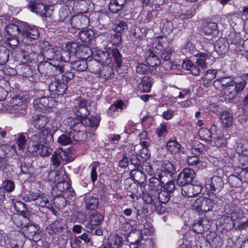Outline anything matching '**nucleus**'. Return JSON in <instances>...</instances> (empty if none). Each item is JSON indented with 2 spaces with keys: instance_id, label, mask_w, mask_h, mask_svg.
<instances>
[{
  "instance_id": "obj_49",
  "label": "nucleus",
  "mask_w": 248,
  "mask_h": 248,
  "mask_svg": "<svg viewBox=\"0 0 248 248\" xmlns=\"http://www.w3.org/2000/svg\"><path fill=\"white\" fill-rule=\"evenodd\" d=\"M66 224L63 219L56 220L50 226V230L53 233L62 232L65 228Z\"/></svg>"
},
{
  "instance_id": "obj_20",
  "label": "nucleus",
  "mask_w": 248,
  "mask_h": 248,
  "mask_svg": "<svg viewBox=\"0 0 248 248\" xmlns=\"http://www.w3.org/2000/svg\"><path fill=\"white\" fill-rule=\"evenodd\" d=\"M67 155L66 152H64L61 148L58 149L55 151L51 157L52 165L56 168L60 166L62 160H66Z\"/></svg>"
},
{
  "instance_id": "obj_33",
  "label": "nucleus",
  "mask_w": 248,
  "mask_h": 248,
  "mask_svg": "<svg viewBox=\"0 0 248 248\" xmlns=\"http://www.w3.org/2000/svg\"><path fill=\"white\" fill-rule=\"evenodd\" d=\"M97 74L103 79L111 78L113 76V69L109 65H104L100 68Z\"/></svg>"
},
{
  "instance_id": "obj_28",
  "label": "nucleus",
  "mask_w": 248,
  "mask_h": 248,
  "mask_svg": "<svg viewBox=\"0 0 248 248\" xmlns=\"http://www.w3.org/2000/svg\"><path fill=\"white\" fill-rule=\"evenodd\" d=\"M123 243V237L118 234H112L108 236V245L110 248H120Z\"/></svg>"
},
{
  "instance_id": "obj_55",
  "label": "nucleus",
  "mask_w": 248,
  "mask_h": 248,
  "mask_svg": "<svg viewBox=\"0 0 248 248\" xmlns=\"http://www.w3.org/2000/svg\"><path fill=\"white\" fill-rule=\"evenodd\" d=\"M197 57L196 59V64L202 69H204L206 67V61L208 58L209 56L205 53H199L196 55Z\"/></svg>"
},
{
  "instance_id": "obj_16",
  "label": "nucleus",
  "mask_w": 248,
  "mask_h": 248,
  "mask_svg": "<svg viewBox=\"0 0 248 248\" xmlns=\"http://www.w3.org/2000/svg\"><path fill=\"white\" fill-rule=\"evenodd\" d=\"M206 187L211 192H219L223 188L224 182L221 177L213 176L206 184Z\"/></svg>"
},
{
  "instance_id": "obj_30",
  "label": "nucleus",
  "mask_w": 248,
  "mask_h": 248,
  "mask_svg": "<svg viewBox=\"0 0 248 248\" xmlns=\"http://www.w3.org/2000/svg\"><path fill=\"white\" fill-rule=\"evenodd\" d=\"M95 35L94 31L92 30L84 29L78 32V36L82 42L89 43Z\"/></svg>"
},
{
  "instance_id": "obj_2",
  "label": "nucleus",
  "mask_w": 248,
  "mask_h": 248,
  "mask_svg": "<svg viewBox=\"0 0 248 248\" xmlns=\"http://www.w3.org/2000/svg\"><path fill=\"white\" fill-rule=\"evenodd\" d=\"M38 70L42 75L51 76L62 74L64 68L59 65L45 61L39 63Z\"/></svg>"
},
{
  "instance_id": "obj_3",
  "label": "nucleus",
  "mask_w": 248,
  "mask_h": 248,
  "mask_svg": "<svg viewBox=\"0 0 248 248\" xmlns=\"http://www.w3.org/2000/svg\"><path fill=\"white\" fill-rule=\"evenodd\" d=\"M28 103L26 98L22 96L18 95L13 97L10 101V110L16 115L23 116L27 112Z\"/></svg>"
},
{
  "instance_id": "obj_5",
  "label": "nucleus",
  "mask_w": 248,
  "mask_h": 248,
  "mask_svg": "<svg viewBox=\"0 0 248 248\" xmlns=\"http://www.w3.org/2000/svg\"><path fill=\"white\" fill-rule=\"evenodd\" d=\"M27 218L19 215H14L13 217L14 222L17 226L24 227V231L30 239H33L38 231V226L32 224H25L23 222L24 219Z\"/></svg>"
},
{
  "instance_id": "obj_37",
  "label": "nucleus",
  "mask_w": 248,
  "mask_h": 248,
  "mask_svg": "<svg viewBox=\"0 0 248 248\" xmlns=\"http://www.w3.org/2000/svg\"><path fill=\"white\" fill-rule=\"evenodd\" d=\"M182 66L184 68L190 71L192 74L198 76L200 74L201 67L197 64L195 65L190 60H186L183 62Z\"/></svg>"
},
{
  "instance_id": "obj_25",
  "label": "nucleus",
  "mask_w": 248,
  "mask_h": 248,
  "mask_svg": "<svg viewBox=\"0 0 248 248\" xmlns=\"http://www.w3.org/2000/svg\"><path fill=\"white\" fill-rule=\"evenodd\" d=\"M69 131L72 139L75 141H82L87 138V134L85 132V126L84 125L83 128L78 127V128H76Z\"/></svg>"
},
{
  "instance_id": "obj_11",
  "label": "nucleus",
  "mask_w": 248,
  "mask_h": 248,
  "mask_svg": "<svg viewBox=\"0 0 248 248\" xmlns=\"http://www.w3.org/2000/svg\"><path fill=\"white\" fill-rule=\"evenodd\" d=\"M104 219V216L99 213L94 212L90 215L88 221L85 225L86 231L90 233H93L94 229L99 227Z\"/></svg>"
},
{
  "instance_id": "obj_9",
  "label": "nucleus",
  "mask_w": 248,
  "mask_h": 248,
  "mask_svg": "<svg viewBox=\"0 0 248 248\" xmlns=\"http://www.w3.org/2000/svg\"><path fill=\"white\" fill-rule=\"evenodd\" d=\"M224 212L230 216L234 221L241 220L244 217V213L240 207L232 202L224 205Z\"/></svg>"
},
{
  "instance_id": "obj_58",
  "label": "nucleus",
  "mask_w": 248,
  "mask_h": 248,
  "mask_svg": "<svg viewBox=\"0 0 248 248\" xmlns=\"http://www.w3.org/2000/svg\"><path fill=\"white\" fill-rule=\"evenodd\" d=\"M243 181L240 176L234 174H231L228 177V182L232 187L240 186Z\"/></svg>"
},
{
  "instance_id": "obj_14",
  "label": "nucleus",
  "mask_w": 248,
  "mask_h": 248,
  "mask_svg": "<svg viewBox=\"0 0 248 248\" xmlns=\"http://www.w3.org/2000/svg\"><path fill=\"white\" fill-rule=\"evenodd\" d=\"M76 116V118L68 117L64 120L62 126L65 128V131H68L74 130L78 127L83 128L81 119L82 117Z\"/></svg>"
},
{
  "instance_id": "obj_31",
  "label": "nucleus",
  "mask_w": 248,
  "mask_h": 248,
  "mask_svg": "<svg viewBox=\"0 0 248 248\" xmlns=\"http://www.w3.org/2000/svg\"><path fill=\"white\" fill-rule=\"evenodd\" d=\"M71 23L78 29H84L89 23V18L85 16L74 17Z\"/></svg>"
},
{
  "instance_id": "obj_26",
  "label": "nucleus",
  "mask_w": 248,
  "mask_h": 248,
  "mask_svg": "<svg viewBox=\"0 0 248 248\" xmlns=\"http://www.w3.org/2000/svg\"><path fill=\"white\" fill-rule=\"evenodd\" d=\"M94 58L100 63L101 65H109L111 62L109 52L107 51L101 50L97 51L94 56Z\"/></svg>"
},
{
  "instance_id": "obj_27",
  "label": "nucleus",
  "mask_w": 248,
  "mask_h": 248,
  "mask_svg": "<svg viewBox=\"0 0 248 248\" xmlns=\"http://www.w3.org/2000/svg\"><path fill=\"white\" fill-rule=\"evenodd\" d=\"M217 24L209 22L203 25L201 30L202 35L213 36L217 34Z\"/></svg>"
},
{
  "instance_id": "obj_60",
  "label": "nucleus",
  "mask_w": 248,
  "mask_h": 248,
  "mask_svg": "<svg viewBox=\"0 0 248 248\" xmlns=\"http://www.w3.org/2000/svg\"><path fill=\"white\" fill-rule=\"evenodd\" d=\"M9 50L5 46H0V65L6 63L9 59Z\"/></svg>"
},
{
  "instance_id": "obj_47",
  "label": "nucleus",
  "mask_w": 248,
  "mask_h": 248,
  "mask_svg": "<svg viewBox=\"0 0 248 248\" xmlns=\"http://www.w3.org/2000/svg\"><path fill=\"white\" fill-rule=\"evenodd\" d=\"M217 70L216 69H210L204 72L203 76L202 77V81L204 86L206 84L210 83L216 77Z\"/></svg>"
},
{
  "instance_id": "obj_32",
  "label": "nucleus",
  "mask_w": 248,
  "mask_h": 248,
  "mask_svg": "<svg viewBox=\"0 0 248 248\" xmlns=\"http://www.w3.org/2000/svg\"><path fill=\"white\" fill-rule=\"evenodd\" d=\"M162 182L156 177H153L149 180L148 185L150 192L157 193L163 188Z\"/></svg>"
},
{
  "instance_id": "obj_6",
  "label": "nucleus",
  "mask_w": 248,
  "mask_h": 248,
  "mask_svg": "<svg viewBox=\"0 0 248 248\" xmlns=\"http://www.w3.org/2000/svg\"><path fill=\"white\" fill-rule=\"evenodd\" d=\"M58 102L52 97H42L34 99L33 106L34 108L41 112H45L47 108L56 106Z\"/></svg>"
},
{
  "instance_id": "obj_38",
  "label": "nucleus",
  "mask_w": 248,
  "mask_h": 248,
  "mask_svg": "<svg viewBox=\"0 0 248 248\" xmlns=\"http://www.w3.org/2000/svg\"><path fill=\"white\" fill-rule=\"evenodd\" d=\"M35 203L38 206L53 209L52 205L48 200L47 197L44 193H40Z\"/></svg>"
},
{
  "instance_id": "obj_29",
  "label": "nucleus",
  "mask_w": 248,
  "mask_h": 248,
  "mask_svg": "<svg viewBox=\"0 0 248 248\" xmlns=\"http://www.w3.org/2000/svg\"><path fill=\"white\" fill-rule=\"evenodd\" d=\"M218 200L217 197L215 199L203 198L201 212L206 213L211 211L214 206L217 203Z\"/></svg>"
},
{
  "instance_id": "obj_23",
  "label": "nucleus",
  "mask_w": 248,
  "mask_h": 248,
  "mask_svg": "<svg viewBox=\"0 0 248 248\" xmlns=\"http://www.w3.org/2000/svg\"><path fill=\"white\" fill-rule=\"evenodd\" d=\"M201 188L198 186L189 184L182 188V194L185 197H192L201 191Z\"/></svg>"
},
{
  "instance_id": "obj_43",
  "label": "nucleus",
  "mask_w": 248,
  "mask_h": 248,
  "mask_svg": "<svg viewBox=\"0 0 248 248\" xmlns=\"http://www.w3.org/2000/svg\"><path fill=\"white\" fill-rule=\"evenodd\" d=\"M71 67L78 72H83L88 68V63L84 59H82L72 62Z\"/></svg>"
},
{
  "instance_id": "obj_35",
  "label": "nucleus",
  "mask_w": 248,
  "mask_h": 248,
  "mask_svg": "<svg viewBox=\"0 0 248 248\" xmlns=\"http://www.w3.org/2000/svg\"><path fill=\"white\" fill-rule=\"evenodd\" d=\"M153 83L154 81L152 78L145 76L140 82L139 88L142 92H150Z\"/></svg>"
},
{
  "instance_id": "obj_57",
  "label": "nucleus",
  "mask_w": 248,
  "mask_h": 248,
  "mask_svg": "<svg viewBox=\"0 0 248 248\" xmlns=\"http://www.w3.org/2000/svg\"><path fill=\"white\" fill-rule=\"evenodd\" d=\"M71 136L70 131H65V133L60 136L57 140L58 142L61 145H66L72 142Z\"/></svg>"
},
{
  "instance_id": "obj_24",
  "label": "nucleus",
  "mask_w": 248,
  "mask_h": 248,
  "mask_svg": "<svg viewBox=\"0 0 248 248\" xmlns=\"http://www.w3.org/2000/svg\"><path fill=\"white\" fill-rule=\"evenodd\" d=\"M229 47V42L224 38H220L216 41L214 46L215 50L221 55L226 53Z\"/></svg>"
},
{
  "instance_id": "obj_64",
  "label": "nucleus",
  "mask_w": 248,
  "mask_h": 248,
  "mask_svg": "<svg viewBox=\"0 0 248 248\" xmlns=\"http://www.w3.org/2000/svg\"><path fill=\"white\" fill-rule=\"evenodd\" d=\"M41 143L30 141L28 146V151L32 154L37 155L39 148L41 147Z\"/></svg>"
},
{
  "instance_id": "obj_61",
  "label": "nucleus",
  "mask_w": 248,
  "mask_h": 248,
  "mask_svg": "<svg viewBox=\"0 0 248 248\" xmlns=\"http://www.w3.org/2000/svg\"><path fill=\"white\" fill-rule=\"evenodd\" d=\"M72 56L66 49L62 50L60 52H58L56 57V60H59L64 62H68L70 60L71 57Z\"/></svg>"
},
{
  "instance_id": "obj_52",
  "label": "nucleus",
  "mask_w": 248,
  "mask_h": 248,
  "mask_svg": "<svg viewBox=\"0 0 248 248\" xmlns=\"http://www.w3.org/2000/svg\"><path fill=\"white\" fill-rule=\"evenodd\" d=\"M130 174L133 179L138 183H143L146 179L145 174L139 169L131 170Z\"/></svg>"
},
{
  "instance_id": "obj_53",
  "label": "nucleus",
  "mask_w": 248,
  "mask_h": 248,
  "mask_svg": "<svg viewBox=\"0 0 248 248\" xmlns=\"http://www.w3.org/2000/svg\"><path fill=\"white\" fill-rule=\"evenodd\" d=\"M199 135L202 140H205L208 143L212 142V136L210 131L205 128H201L199 130Z\"/></svg>"
},
{
  "instance_id": "obj_1",
  "label": "nucleus",
  "mask_w": 248,
  "mask_h": 248,
  "mask_svg": "<svg viewBox=\"0 0 248 248\" xmlns=\"http://www.w3.org/2000/svg\"><path fill=\"white\" fill-rule=\"evenodd\" d=\"M216 89H222L223 96L226 99L234 98L246 86V81L242 80L237 82L230 77L219 78L213 82Z\"/></svg>"
},
{
  "instance_id": "obj_41",
  "label": "nucleus",
  "mask_w": 248,
  "mask_h": 248,
  "mask_svg": "<svg viewBox=\"0 0 248 248\" xmlns=\"http://www.w3.org/2000/svg\"><path fill=\"white\" fill-rule=\"evenodd\" d=\"M146 62L151 69L155 70H156L157 67L161 64L160 60L153 52H151L150 54L147 57Z\"/></svg>"
},
{
  "instance_id": "obj_34",
  "label": "nucleus",
  "mask_w": 248,
  "mask_h": 248,
  "mask_svg": "<svg viewBox=\"0 0 248 248\" xmlns=\"http://www.w3.org/2000/svg\"><path fill=\"white\" fill-rule=\"evenodd\" d=\"M170 195L168 192L162 189L156 193L157 210H159L161 203L166 204L169 201L170 198Z\"/></svg>"
},
{
  "instance_id": "obj_44",
  "label": "nucleus",
  "mask_w": 248,
  "mask_h": 248,
  "mask_svg": "<svg viewBox=\"0 0 248 248\" xmlns=\"http://www.w3.org/2000/svg\"><path fill=\"white\" fill-rule=\"evenodd\" d=\"M136 71L139 74H155L158 72L157 70L151 69L149 65L144 63H139L136 66Z\"/></svg>"
},
{
  "instance_id": "obj_15",
  "label": "nucleus",
  "mask_w": 248,
  "mask_h": 248,
  "mask_svg": "<svg viewBox=\"0 0 248 248\" xmlns=\"http://www.w3.org/2000/svg\"><path fill=\"white\" fill-rule=\"evenodd\" d=\"M23 22L10 23L5 27V37H16L22 31Z\"/></svg>"
},
{
  "instance_id": "obj_17",
  "label": "nucleus",
  "mask_w": 248,
  "mask_h": 248,
  "mask_svg": "<svg viewBox=\"0 0 248 248\" xmlns=\"http://www.w3.org/2000/svg\"><path fill=\"white\" fill-rule=\"evenodd\" d=\"M209 223L210 221L206 217L199 218L195 221L192 225V229L196 233H202L210 228Z\"/></svg>"
},
{
  "instance_id": "obj_7",
  "label": "nucleus",
  "mask_w": 248,
  "mask_h": 248,
  "mask_svg": "<svg viewBox=\"0 0 248 248\" xmlns=\"http://www.w3.org/2000/svg\"><path fill=\"white\" fill-rule=\"evenodd\" d=\"M176 172L175 166L169 161L164 162L162 169L158 173V178L165 183L171 180L172 175Z\"/></svg>"
},
{
  "instance_id": "obj_42",
  "label": "nucleus",
  "mask_w": 248,
  "mask_h": 248,
  "mask_svg": "<svg viewBox=\"0 0 248 248\" xmlns=\"http://www.w3.org/2000/svg\"><path fill=\"white\" fill-rule=\"evenodd\" d=\"M82 125L88 126L89 127L96 128L99 124L100 119L97 116L87 117L86 116L82 117L81 119Z\"/></svg>"
},
{
  "instance_id": "obj_39",
  "label": "nucleus",
  "mask_w": 248,
  "mask_h": 248,
  "mask_svg": "<svg viewBox=\"0 0 248 248\" xmlns=\"http://www.w3.org/2000/svg\"><path fill=\"white\" fill-rule=\"evenodd\" d=\"M33 119L34 126L39 129L44 128L48 121L47 118L42 115H35Z\"/></svg>"
},
{
  "instance_id": "obj_45",
  "label": "nucleus",
  "mask_w": 248,
  "mask_h": 248,
  "mask_svg": "<svg viewBox=\"0 0 248 248\" xmlns=\"http://www.w3.org/2000/svg\"><path fill=\"white\" fill-rule=\"evenodd\" d=\"M220 119L224 127L228 128L232 125V115L228 111H224L221 113Z\"/></svg>"
},
{
  "instance_id": "obj_56",
  "label": "nucleus",
  "mask_w": 248,
  "mask_h": 248,
  "mask_svg": "<svg viewBox=\"0 0 248 248\" xmlns=\"http://www.w3.org/2000/svg\"><path fill=\"white\" fill-rule=\"evenodd\" d=\"M109 56H111L114 62L117 64L118 67H120L122 63V56L118 49L116 48L110 49L109 52Z\"/></svg>"
},
{
  "instance_id": "obj_19",
  "label": "nucleus",
  "mask_w": 248,
  "mask_h": 248,
  "mask_svg": "<svg viewBox=\"0 0 248 248\" xmlns=\"http://www.w3.org/2000/svg\"><path fill=\"white\" fill-rule=\"evenodd\" d=\"M65 48L69 51V53L73 56L76 55H80V53L82 51L87 52L91 50L89 48L84 47L83 45L77 42H70L66 44Z\"/></svg>"
},
{
  "instance_id": "obj_54",
  "label": "nucleus",
  "mask_w": 248,
  "mask_h": 248,
  "mask_svg": "<svg viewBox=\"0 0 248 248\" xmlns=\"http://www.w3.org/2000/svg\"><path fill=\"white\" fill-rule=\"evenodd\" d=\"M204 145L198 141H194L191 148L190 149V152L192 155L199 156L204 150Z\"/></svg>"
},
{
  "instance_id": "obj_62",
  "label": "nucleus",
  "mask_w": 248,
  "mask_h": 248,
  "mask_svg": "<svg viewBox=\"0 0 248 248\" xmlns=\"http://www.w3.org/2000/svg\"><path fill=\"white\" fill-rule=\"evenodd\" d=\"M110 21L109 16L106 14H102L100 15L98 18V22L99 23V27L102 26L104 29H106L108 26Z\"/></svg>"
},
{
  "instance_id": "obj_12",
  "label": "nucleus",
  "mask_w": 248,
  "mask_h": 248,
  "mask_svg": "<svg viewBox=\"0 0 248 248\" xmlns=\"http://www.w3.org/2000/svg\"><path fill=\"white\" fill-rule=\"evenodd\" d=\"M27 7L31 12L39 15L41 16H47L46 13L47 7L42 0H31Z\"/></svg>"
},
{
  "instance_id": "obj_40",
  "label": "nucleus",
  "mask_w": 248,
  "mask_h": 248,
  "mask_svg": "<svg viewBox=\"0 0 248 248\" xmlns=\"http://www.w3.org/2000/svg\"><path fill=\"white\" fill-rule=\"evenodd\" d=\"M142 199L145 203L154 206L155 209L157 210L156 195L153 194L151 192H143Z\"/></svg>"
},
{
  "instance_id": "obj_18",
  "label": "nucleus",
  "mask_w": 248,
  "mask_h": 248,
  "mask_svg": "<svg viewBox=\"0 0 248 248\" xmlns=\"http://www.w3.org/2000/svg\"><path fill=\"white\" fill-rule=\"evenodd\" d=\"M219 226L226 231L232 229L235 227L234 220L228 215H221L217 220Z\"/></svg>"
},
{
  "instance_id": "obj_63",
  "label": "nucleus",
  "mask_w": 248,
  "mask_h": 248,
  "mask_svg": "<svg viewBox=\"0 0 248 248\" xmlns=\"http://www.w3.org/2000/svg\"><path fill=\"white\" fill-rule=\"evenodd\" d=\"M187 163L189 166H196L200 168L202 164V162L200 161L198 155H188L186 160Z\"/></svg>"
},
{
  "instance_id": "obj_10",
  "label": "nucleus",
  "mask_w": 248,
  "mask_h": 248,
  "mask_svg": "<svg viewBox=\"0 0 248 248\" xmlns=\"http://www.w3.org/2000/svg\"><path fill=\"white\" fill-rule=\"evenodd\" d=\"M195 177L194 170L190 168H185L177 176L176 184L179 186H185L189 185Z\"/></svg>"
},
{
  "instance_id": "obj_51",
  "label": "nucleus",
  "mask_w": 248,
  "mask_h": 248,
  "mask_svg": "<svg viewBox=\"0 0 248 248\" xmlns=\"http://www.w3.org/2000/svg\"><path fill=\"white\" fill-rule=\"evenodd\" d=\"M181 145L175 140H170L166 145L167 150L172 154H177L180 150Z\"/></svg>"
},
{
  "instance_id": "obj_22",
  "label": "nucleus",
  "mask_w": 248,
  "mask_h": 248,
  "mask_svg": "<svg viewBox=\"0 0 248 248\" xmlns=\"http://www.w3.org/2000/svg\"><path fill=\"white\" fill-rule=\"evenodd\" d=\"M27 46L25 50H22L21 51V54L23 57V59L27 62L31 59H32V56L37 53L38 51V46L36 44H34L33 42H31L30 45H27Z\"/></svg>"
},
{
  "instance_id": "obj_36",
  "label": "nucleus",
  "mask_w": 248,
  "mask_h": 248,
  "mask_svg": "<svg viewBox=\"0 0 248 248\" xmlns=\"http://www.w3.org/2000/svg\"><path fill=\"white\" fill-rule=\"evenodd\" d=\"M84 202L87 210H94L99 205L98 198L92 196H86L84 198Z\"/></svg>"
},
{
  "instance_id": "obj_59",
  "label": "nucleus",
  "mask_w": 248,
  "mask_h": 248,
  "mask_svg": "<svg viewBox=\"0 0 248 248\" xmlns=\"http://www.w3.org/2000/svg\"><path fill=\"white\" fill-rule=\"evenodd\" d=\"M58 51H56L53 46L47 49L46 52H43V56L45 59L48 61L56 60Z\"/></svg>"
},
{
  "instance_id": "obj_46",
  "label": "nucleus",
  "mask_w": 248,
  "mask_h": 248,
  "mask_svg": "<svg viewBox=\"0 0 248 248\" xmlns=\"http://www.w3.org/2000/svg\"><path fill=\"white\" fill-rule=\"evenodd\" d=\"M54 173L55 178L54 179V182H57V185L56 186V188L61 192H64L67 190H68L70 187V185L67 181H62L58 182L57 178L59 176V173L57 172H52L50 174H52Z\"/></svg>"
},
{
  "instance_id": "obj_50",
  "label": "nucleus",
  "mask_w": 248,
  "mask_h": 248,
  "mask_svg": "<svg viewBox=\"0 0 248 248\" xmlns=\"http://www.w3.org/2000/svg\"><path fill=\"white\" fill-rule=\"evenodd\" d=\"M128 28L127 24L126 22L122 20H116L114 23L113 30L115 32L122 34Z\"/></svg>"
},
{
  "instance_id": "obj_48",
  "label": "nucleus",
  "mask_w": 248,
  "mask_h": 248,
  "mask_svg": "<svg viewBox=\"0 0 248 248\" xmlns=\"http://www.w3.org/2000/svg\"><path fill=\"white\" fill-rule=\"evenodd\" d=\"M40 132L43 143L49 144L53 141L54 132L51 131L48 128H45Z\"/></svg>"
},
{
  "instance_id": "obj_4",
  "label": "nucleus",
  "mask_w": 248,
  "mask_h": 248,
  "mask_svg": "<svg viewBox=\"0 0 248 248\" xmlns=\"http://www.w3.org/2000/svg\"><path fill=\"white\" fill-rule=\"evenodd\" d=\"M22 41L26 45H30L31 42L38 39L40 33L38 28L35 26L30 25L23 22L22 29Z\"/></svg>"
},
{
  "instance_id": "obj_8",
  "label": "nucleus",
  "mask_w": 248,
  "mask_h": 248,
  "mask_svg": "<svg viewBox=\"0 0 248 248\" xmlns=\"http://www.w3.org/2000/svg\"><path fill=\"white\" fill-rule=\"evenodd\" d=\"M28 135L25 133L18 134L16 136V143L13 145H6V147L11 154L20 153L25 148Z\"/></svg>"
},
{
  "instance_id": "obj_21",
  "label": "nucleus",
  "mask_w": 248,
  "mask_h": 248,
  "mask_svg": "<svg viewBox=\"0 0 248 248\" xmlns=\"http://www.w3.org/2000/svg\"><path fill=\"white\" fill-rule=\"evenodd\" d=\"M87 103L85 99H80L77 101L73 111L76 116L81 117L87 116L89 112L87 108Z\"/></svg>"
},
{
  "instance_id": "obj_13",
  "label": "nucleus",
  "mask_w": 248,
  "mask_h": 248,
  "mask_svg": "<svg viewBox=\"0 0 248 248\" xmlns=\"http://www.w3.org/2000/svg\"><path fill=\"white\" fill-rule=\"evenodd\" d=\"M67 88L66 84L63 82L58 80L52 81L48 85V90L51 93L55 96L63 95Z\"/></svg>"
}]
</instances>
